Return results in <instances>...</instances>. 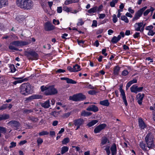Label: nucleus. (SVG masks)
<instances>
[{"label": "nucleus", "instance_id": "14", "mask_svg": "<svg viewBox=\"0 0 155 155\" xmlns=\"http://www.w3.org/2000/svg\"><path fill=\"white\" fill-rule=\"evenodd\" d=\"M110 152H111L112 155L116 154L117 152V147L116 144L114 143L111 146L110 149Z\"/></svg>", "mask_w": 155, "mask_h": 155}, {"label": "nucleus", "instance_id": "4", "mask_svg": "<svg viewBox=\"0 0 155 155\" xmlns=\"http://www.w3.org/2000/svg\"><path fill=\"white\" fill-rule=\"evenodd\" d=\"M110 142V140L106 137H102L101 140V146L102 147L104 148L108 155H109L110 154V146L108 145L106 146H104L103 145L107 143H109Z\"/></svg>", "mask_w": 155, "mask_h": 155}, {"label": "nucleus", "instance_id": "37", "mask_svg": "<svg viewBox=\"0 0 155 155\" xmlns=\"http://www.w3.org/2000/svg\"><path fill=\"white\" fill-rule=\"evenodd\" d=\"M84 21L82 18H79L78 20V22L77 25L78 26H81L84 24Z\"/></svg>", "mask_w": 155, "mask_h": 155}, {"label": "nucleus", "instance_id": "39", "mask_svg": "<svg viewBox=\"0 0 155 155\" xmlns=\"http://www.w3.org/2000/svg\"><path fill=\"white\" fill-rule=\"evenodd\" d=\"M121 19L126 23H128L129 22V20L128 18L125 15L122 16L121 17Z\"/></svg>", "mask_w": 155, "mask_h": 155}, {"label": "nucleus", "instance_id": "47", "mask_svg": "<svg viewBox=\"0 0 155 155\" xmlns=\"http://www.w3.org/2000/svg\"><path fill=\"white\" fill-rule=\"evenodd\" d=\"M6 129L3 127L0 126V133L5 134L6 132Z\"/></svg>", "mask_w": 155, "mask_h": 155}, {"label": "nucleus", "instance_id": "64", "mask_svg": "<svg viewBox=\"0 0 155 155\" xmlns=\"http://www.w3.org/2000/svg\"><path fill=\"white\" fill-rule=\"evenodd\" d=\"M78 42L80 45L82 46L84 44V41L82 40H78Z\"/></svg>", "mask_w": 155, "mask_h": 155}, {"label": "nucleus", "instance_id": "30", "mask_svg": "<svg viewBox=\"0 0 155 155\" xmlns=\"http://www.w3.org/2000/svg\"><path fill=\"white\" fill-rule=\"evenodd\" d=\"M41 98V96L39 95H33L31 96L28 98V99L29 100L35 99H39Z\"/></svg>", "mask_w": 155, "mask_h": 155}, {"label": "nucleus", "instance_id": "38", "mask_svg": "<svg viewBox=\"0 0 155 155\" xmlns=\"http://www.w3.org/2000/svg\"><path fill=\"white\" fill-rule=\"evenodd\" d=\"M118 0H112L110 2V5L112 7H114L115 4L117 3Z\"/></svg>", "mask_w": 155, "mask_h": 155}, {"label": "nucleus", "instance_id": "21", "mask_svg": "<svg viewBox=\"0 0 155 155\" xmlns=\"http://www.w3.org/2000/svg\"><path fill=\"white\" fill-rule=\"evenodd\" d=\"M84 123V120L82 119H79L75 120L74 121V124L75 125L81 126Z\"/></svg>", "mask_w": 155, "mask_h": 155}, {"label": "nucleus", "instance_id": "34", "mask_svg": "<svg viewBox=\"0 0 155 155\" xmlns=\"http://www.w3.org/2000/svg\"><path fill=\"white\" fill-rule=\"evenodd\" d=\"M69 149L68 147L67 146H64L62 147L61 153L63 154L65 153L66 152H67Z\"/></svg>", "mask_w": 155, "mask_h": 155}, {"label": "nucleus", "instance_id": "52", "mask_svg": "<svg viewBox=\"0 0 155 155\" xmlns=\"http://www.w3.org/2000/svg\"><path fill=\"white\" fill-rule=\"evenodd\" d=\"M103 6L102 5H100L98 7H97V12L99 13L102 10Z\"/></svg>", "mask_w": 155, "mask_h": 155}, {"label": "nucleus", "instance_id": "62", "mask_svg": "<svg viewBox=\"0 0 155 155\" xmlns=\"http://www.w3.org/2000/svg\"><path fill=\"white\" fill-rule=\"evenodd\" d=\"M132 84V83L130 81H129L127 84L126 86V90H127L129 87Z\"/></svg>", "mask_w": 155, "mask_h": 155}, {"label": "nucleus", "instance_id": "27", "mask_svg": "<svg viewBox=\"0 0 155 155\" xmlns=\"http://www.w3.org/2000/svg\"><path fill=\"white\" fill-rule=\"evenodd\" d=\"M9 118V116L8 114H3L0 115V120L7 119Z\"/></svg>", "mask_w": 155, "mask_h": 155}, {"label": "nucleus", "instance_id": "57", "mask_svg": "<svg viewBox=\"0 0 155 155\" xmlns=\"http://www.w3.org/2000/svg\"><path fill=\"white\" fill-rule=\"evenodd\" d=\"M53 23L55 25H58L59 24L60 22L58 20H56L55 19H54L53 21Z\"/></svg>", "mask_w": 155, "mask_h": 155}, {"label": "nucleus", "instance_id": "31", "mask_svg": "<svg viewBox=\"0 0 155 155\" xmlns=\"http://www.w3.org/2000/svg\"><path fill=\"white\" fill-rule=\"evenodd\" d=\"M137 86L136 84L133 85L130 88V91L132 92L137 93Z\"/></svg>", "mask_w": 155, "mask_h": 155}, {"label": "nucleus", "instance_id": "3", "mask_svg": "<svg viewBox=\"0 0 155 155\" xmlns=\"http://www.w3.org/2000/svg\"><path fill=\"white\" fill-rule=\"evenodd\" d=\"M145 140L148 148L150 149L154 147L155 145L153 142V137L151 133L147 135L145 138Z\"/></svg>", "mask_w": 155, "mask_h": 155}, {"label": "nucleus", "instance_id": "55", "mask_svg": "<svg viewBox=\"0 0 155 155\" xmlns=\"http://www.w3.org/2000/svg\"><path fill=\"white\" fill-rule=\"evenodd\" d=\"M37 142L38 145H40L43 142V140L42 139L39 138L38 139Z\"/></svg>", "mask_w": 155, "mask_h": 155}, {"label": "nucleus", "instance_id": "41", "mask_svg": "<svg viewBox=\"0 0 155 155\" xmlns=\"http://www.w3.org/2000/svg\"><path fill=\"white\" fill-rule=\"evenodd\" d=\"M63 10L67 12H71L72 9L71 8H68L66 6H64L63 7Z\"/></svg>", "mask_w": 155, "mask_h": 155}, {"label": "nucleus", "instance_id": "61", "mask_svg": "<svg viewBox=\"0 0 155 155\" xmlns=\"http://www.w3.org/2000/svg\"><path fill=\"white\" fill-rule=\"evenodd\" d=\"M57 12L59 13H61L62 12V8L61 7H58L57 8Z\"/></svg>", "mask_w": 155, "mask_h": 155}, {"label": "nucleus", "instance_id": "20", "mask_svg": "<svg viewBox=\"0 0 155 155\" xmlns=\"http://www.w3.org/2000/svg\"><path fill=\"white\" fill-rule=\"evenodd\" d=\"M144 96V94H138L137 95V100L138 103L141 105L142 104V101L143 100Z\"/></svg>", "mask_w": 155, "mask_h": 155}, {"label": "nucleus", "instance_id": "32", "mask_svg": "<svg viewBox=\"0 0 155 155\" xmlns=\"http://www.w3.org/2000/svg\"><path fill=\"white\" fill-rule=\"evenodd\" d=\"M98 120H93L89 122L87 124V125L89 127H91L96 124Z\"/></svg>", "mask_w": 155, "mask_h": 155}, {"label": "nucleus", "instance_id": "48", "mask_svg": "<svg viewBox=\"0 0 155 155\" xmlns=\"http://www.w3.org/2000/svg\"><path fill=\"white\" fill-rule=\"evenodd\" d=\"M140 147L143 150L146 149V147L144 143L141 142L140 143Z\"/></svg>", "mask_w": 155, "mask_h": 155}, {"label": "nucleus", "instance_id": "2", "mask_svg": "<svg viewBox=\"0 0 155 155\" xmlns=\"http://www.w3.org/2000/svg\"><path fill=\"white\" fill-rule=\"evenodd\" d=\"M41 91L47 95H54L58 93L57 89L53 85L42 86L41 87Z\"/></svg>", "mask_w": 155, "mask_h": 155}, {"label": "nucleus", "instance_id": "11", "mask_svg": "<svg viewBox=\"0 0 155 155\" xmlns=\"http://www.w3.org/2000/svg\"><path fill=\"white\" fill-rule=\"evenodd\" d=\"M134 30L137 31H143L142 30V22H137L134 25Z\"/></svg>", "mask_w": 155, "mask_h": 155}, {"label": "nucleus", "instance_id": "51", "mask_svg": "<svg viewBox=\"0 0 155 155\" xmlns=\"http://www.w3.org/2000/svg\"><path fill=\"white\" fill-rule=\"evenodd\" d=\"M19 79V80H17V83H21L24 81V80L22 79V78H15V80H18Z\"/></svg>", "mask_w": 155, "mask_h": 155}, {"label": "nucleus", "instance_id": "18", "mask_svg": "<svg viewBox=\"0 0 155 155\" xmlns=\"http://www.w3.org/2000/svg\"><path fill=\"white\" fill-rule=\"evenodd\" d=\"M97 6H95L87 10V12L89 14L88 15H92L93 14L97 12Z\"/></svg>", "mask_w": 155, "mask_h": 155}, {"label": "nucleus", "instance_id": "26", "mask_svg": "<svg viewBox=\"0 0 155 155\" xmlns=\"http://www.w3.org/2000/svg\"><path fill=\"white\" fill-rule=\"evenodd\" d=\"M120 70V68L118 66H115L114 69V75H117L119 74Z\"/></svg>", "mask_w": 155, "mask_h": 155}, {"label": "nucleus", "instance_id": "58", "mask_svg": "<svg viewBox=\"0 0 155 155\" xmlns=\"http://www.w3.org/2000/svg\"><path fill=\"white\" fill-rule=\"evenodd\" d=\"M128 74V72L127 70H124L122 72V74L123 75L125 76L127 75Z\"/></svg>", "mask_w": 155, "mask_h": 155}, {"label": "nucleus", "instance_id": "17", "mask_svg": "<svg viewBox=\"0 0 155 155\" xmlns=\"http://www.w3.org/2000/svg\"><path fill=\"white\" fill-rule=\"evenodd\" d=\"M87 110L88 111H92L94 112H96L98 110V107L95 105H91L89 106Z\"/></svg>", "mask_w": 155, "mask_h": 155}, {"label": "nucleus", "instance_id": "13", "mask_svg": "<svg viewBox=\"0 0 155 155\" xmlns=\"http://www.w3.org/2000/svg\"><path fill=\"white\" fill-rule=\"evenodd\" d=\"M45 29L46 31H50L54 29V26L49 22L45 23L44 26Z\"/></svg>", "mask_w": 155, "mask_h": 155}, {"label": "nucleus", "instance_id": "15", "mask_svg": "<svg viewBox=\"0 0 155 155\" xmlns=\"http://www.w3.org/2000/svg\"><path fill=\"white\" fill-rule=\"evenodd\" d=\"M25 2V0H17L16 2L17 5L18 7L24 9Z\"/></svg>", "mask_w": 155, "mask_h": 155}, {"label": "nucleus", "instance_id": "45", "mask_svg": "<svg viewBox=\"0 0 155 155\" xmlns=\"http://www.w3.org/2000/svg\"><path fill=\"white\" fill-rule=\"evenodd\" d=\"M69 142V139L68 138H64L62 141V143L63 144H65Z\"/></svg>", "mask_w": 155, "mask_h": 155}, {"label": "nucleus", "instance_id": "25", "mask_svg": "<svg viewBox=\"0 0 155 155\" xmlns=\"http://www.w3.org/2000/svg\"><path fill=\"white\" fill-rule=\"evenodd\" d=\"M154 10V8L152 7H151L149 9H147L146 11H145L143 12V15L144 16H146L150 12H151L152 13V12Z\"/></svg>", "mask_w": 155, "mask_h": 155}, {"label": "nucleus", "instance_id": "43", "mask_svg": "<svg viewBox=\"0 0 155 155\" xmlns=\"http://www.w3.org/2000/svg\"><path fill=\"white\" fill-rule=\"evenodd\" d=\"M49 134V132L46 131H42L39 133V135L40 136H43L45 135H48Z\"/></svg>", "mask_w": 155, "mask_h": 155}, {"label": "nucleus", "instance_id": "28", "mask_svg": "<svg viewBox=\"0 0 155 155\" xmlns=\"http://www.w3.org/2000/svg\"><path fill=\"white\" fill-rule=\"evenodd\" d=\"M78 1V0H67L65 1L64 3L65 5H68L73 3L77 2Z\"/></svg>", "mask_w": 155, "mask_h": 155}, {"label": "nucleus", "instance_id": "16", "mask_svg": "<svg viewBox=\"0 0 155 155\" xmlns=\"http://www.w3.org/2000/svg\"><path fill=\"white\" fill-rule=\"evenodd\" d=\"M139 126L141 129H143L146 128L147 126L143 120L141 118H139L138 120Z\"/></svg>", "mask_w": 155, "mask_h": 155}, {"label": "nucleus", "instance_id": "53", "mask_svg": "<svg viewBox=\"0 0 155 155\" xmlns=\"http://www.w3.org/2000/svg\"><path fill=\"white\" fill-rule=\"evenodd\" d=\"M10 145H11L9 146V147L10 148H11L16 146V143L15 142H12L11 143Z\"/></svg>", "mask_w": 155, "mask_h": 155}, {"label": "nucleus", "instance_id": "44", "mask_svg": "<svg viewBox=\"0 0 155 155\" xmlns=\"http://www.w3.org/2000/svg\"><path fill=\"white\" fill-rule=\"evenodd\" d=\"M9 67L11 71L12 72L14 73L15 71L16 68H15V67L13 64H10Z\"/></svg>", "mask_w": 155, "mask_h": 155}, {"label": "nucleus", "instance_id": "40", "mask_svg": "<svg viewBox=\"0 0 155 155\" xmlns=\"http://www.w3.org/2000/svg\"><path fill=\"white\" fill-rule=\"evenodd\" d=\"M66 79V82L68 83H70L72 84H75L77 83L76 81L73 80L72 79H70L69 78Z\"/></svg>", "mask_w": 155, "mask_h": 155}, {"label": "nucleus", "instance_id": "29", "mask_svg": "<svg viewBox=\"0 0 155 155\" xmlns=\"http://www.w3.org/2000/svg\"><path fill=\"white\" fill-rule=\"evenodd\" d=\"M92 114V113L90 112H87L85 110L82 111L81 115L84 117H87L90 116Z\"/></svg>", "mask_w": 155, "mask_h": 155}, {"label": "nucleus", "instance_id": "35", "mask_svg": "<svg viewBox=\"0 0 155 155\" xmlns=\"http://www.w3.org/2000/svg\"><path fill=\"white\" fill-rule=\"evenodd\" d=\"M100 104L101 105L108 106L109 105V103L107 100H105L103 101H101Z\"/></svg>", "mask_w": 155, "mask_h": 155}, {"label": "nucleus", "instance_id": "56", "mask_svg": "<svg viewBox=\"0 0 155 155\" xmlns=\"http://www.w3.org/2000/svg\"><path fill=\"white\" fill-rule=\"evenodd\" d=\"M81 10V9L79 8L78 10H74L71 12V13L73 14H75Z\"/></svg>", "mask_w": 155, "mask_h": 155}, {"label": "nucleus", "instance_id": "19", "mask_svg": "<svg viewBox=\"0 0 155 155\" xmlns=\"http://www.w3.org/2000/svg\"><path fill=\"white\" fill-rule=\"evenodd\" d=\"M28 55L29 58L32 59H35L37 57V54L34 51L31 52Z\"/></svg>", "mask_w": 155, "mask_h": 155}, {"label": "nucleus", "instance_id": "1", "mask_svg": "<svg viewBox=\"0 0 155 155\" xmlns=\"http://www.w3.org/2000/svg\"><path fill=\"white\" fill-rule=\"evenodd\" d=\"M33 87L29 83L22 84L20 87V92L25 95L31 94L33 92Z\"/></svg>", "mask_w": 155, "mask_h": 155}, {"label": "nucleus", "instance_id": "24", "mask_svg": "<svg viewBox=\"0 0 155 155\" xmlns=\"http://www.w3.org/2000/svg\"><path fill=\"white\" fill-rule=\"evenodd\" d=\"M42 107L45 108H48L50 106V101L48 100L46 101L45 102L41 104Z\"/></svg>", "mask_w": 155, "mask_h": 155}, {"label": "nucleus", "instance_id": "33", "mask_svg": "<svg viewBox=\"0 0 155 155\" xmlns=\"http://www.w3.org/2000/svg\"><path fill=\"white\" fill-rule=\"evenodd\" d=\"M78 94V101L83 100L86 98L85 96L82 94Z\"/></svg>", "mask_w": 155, "mask_h": 155}, {"label": "nucleus", "instance_id": "7", "mask_svg": "<svg viewBox=\"0 0 155 155\" xmlns=\"http://www.w3.org/2000/svg\"><path fill=\"white\" fill-rule=\"evenodd\" d=\"M120 95L122 97L123 102L125 105L127 106L128 105L126 99L125 94L124 90L122 89V87L120 86Z\"/></svg>", "mask_w": 155, "mask_h": 155}, {"label": "nucleus", "instance_id": "59", "mask_svg": "<svg viewBox=\"0 0 155 155\" xmlns=\"http://www.w3.org/2000/svg\"><path fill=\"white\" fill-rule=\"evenodd\" d=\"M140 36V33L139 32H136L134 35V38H138Z\"/></svg>", "mask_w": 155, "mask_h": 155}, {"label": "nucleus", "instance_id": "42", "mask_svg": "<svg viewBox=\"0 0 155 155\" xmlns=\"http://www.w3.org/2000/svg\"><path fill=\"white\" fill-rule=\"evenodd\" d=\"M71 114V112H68L63 114L62 117L64 118H67Z\"/></svg>", "mask_w": 155, "mask_h": 155}, {"label": "nucleus", "instance_id": "23", "mask_svg": "<svg viewBox=\"0 0 155 155\" xmlns=\"http://www.w3.org/2000/svg\"><path fill=\"white\" fill-rule=\"evenodd\" d=\"M121 38L120 35H118L117 37L114 36L112 39L111 41L114 43H116L120 40Z\"/></svg>", "mask_w": 155, "mask_h": 155}, {"label": "nucleus", "instance_id": "10", "mask_svg": "<svg viewBox=\"0 0 155 155\" xmlns=\"http://www.w3.org/2000/svg\"><path fill=\"white\" fill-rule=\"evenodd\" d=\"M106 126V125L104 124H101L99 125L94 129V132L95 133H99L101 130L105 128Z\"/></svg>", "mask_w": 155, "mask_h": 155}, {"label": "nucleus", "instance_id": "12", "mask_svg": "<svg viewBox=\"0 0 155 155\" xmlns=\"http://www.w3.org/2000/svg\"><path fill=\"white\" fill-rule=\"evenodd\" d=\"M8 125L12 127H15L14 129L15 130H17L18 127L20 125L19 123L15 120H12L10 121L8 123Z\"/></svg>", "mask_w": 155, "mask_h": 155}, {"label": "nucleus", "instance_id": "5", "mask_svg": "<svg viewBox=\"0 0 155 155\" xmlns=\"http://www.w3.org/2000/svg\"><path fill=\"white\" fill-rule=\"evenodd\" d=\"M147 8V6H145L138 10L137 12L135 13L134 16L132 19L133 21H134L139 19L142 16L143 12Z\"/></svg>", "mask_w": 155, "mask_h": 155}, {"label": "nucleus", "instance_id": "49", "mask_svg": "<svg viewBox=\"0 0 155 155\" xmlns=\"http://www.w3.org/2000/svg\"><path fill=\"white\" fill-rule=\"evenodd\" d=\"M112 20L113 21L114 23H115L117 21V18L116 15L114 14L113 15Z\"/></svg>", "mask_w": 155, "mask_h": 155}, {"label": "nucleus", "instance_id": "50", "mask_svg": "<svg viewBox=\"0 0 155 155\" xmlns=\"http://www.w3.org/2000/svg\"><path fill=\"white\" fill-rule=\"evenodd\" d=\"M153 26L152 25H150L147 26L145 28V29L149 31L152 30L153 29Z\"/></svg>", "mask_w": 155, "mask_h": 155}, {"label": "nucleus", "instance_id": "54", "mask_svg": "<svg viewBox=\"0 0 155 155\" xmlns=\"http://www.w3.org/2000/svg\"><path fill=\"white\" fill-rule=\"evenodd\" d=\"M7 104L3 105L2 106L0 107V110L5 109L7 107Z\"/></svg>", "mask_w": 155, "mask_h": 155}, {"label": "nucleus", "instance_id": "63", "mask_svg": "<svg viewBox=\"0 0 155 155\" xmlns=\"http://www.w3.org/2000/svg\"><path fill=\"white\" fill-rule=\"evenodd\" d=\"M65 72V70L61 69H59L56 71V72L58 73H64Z\"/></svg>", "mask_w": 155, "mask_h": 155}, {"label": "nucleus", "instance_id": "6", "mask_svg": "<svg viewBox=\"0 0 155 155\" xmlns=\"http://www.w3.org/2000/svg\"><path fill=\"white\" fill-rule=\"evenodd\" d=\"M67 69L71 72H77L81 70V66L78 64H76L72 68L70 66L68 67Z\"/></svg>", "mask_w": 155, "mask_h": 155}, {"label": "nucleus", "instance_id": "60", "mask_svg": "<svg viewBox=\"0 0 155 155\" xmlns=\"http://www.w3.org/2000/svg\"><path fill=\"white\" fill-rule=\"evenodd\" d=\"M97 25V21L95 20H93V21L92 24V27H96Z\"/></svg>", "mask_w": 155, "mask_h": 155}, {"label": "nucleus", "instance_id": "9", "mask_svg": "<svg viewBox=\"0 0 155 155\" xmlns=\"http://www.w3.org/2000/svg\"><path fill=\"white\" fill-rule=\"evenodd\" d=\"M30 42L22 41H16L12 42V44L15 46H22L28 44Z\"/></svg>", "mask_w": 155, "mask_h": 155}, {"label": "nucleus", "instance_id": "8", "mask_svg": "<svg viewBox=\"0 0 155 155\" xmlns=\"http://www.w3.org/2000/svg\"><path fill=\"white\" fill-rule=\"evenodd\" d=\"M33 6V2L31 0H25L24 9H31L32 8Z\"/></svg>", "mask_w": 155, "mask_h": 155}, {"label": "nucleus", "instance_id": "46", "mask_svg": "<svg viewBox=\"0 0 155 155\" xmlns=\"http://www.w3.org/2000/svg\"><path fill=\"white\" fill-rule=\"evenodd\" d=\"M155 34V31L153 29L148 31L147 33V35L149 36H153Z\"/></svg>", "mask_w": 155, "mask_h": 155}, {"label": "nucleus", "instance_id": "22", "mask_svg": "<svg viewBox=\"0 0 155 155\" xmlns=\"http://www.w3.org/2000/svg\"><path fill=\"white\" fill-rule=\"evenodd\" d=\"M8 4L7 0H0V8L6 7Z\"/></svg>", "mask_w": 155, "mask_h": 155}, {"label": "nucleus", "instance_id": "36", "mask_svg": "<svg viewBox=\"0 0 155 155\" xmlns=\"http://www.w3.org/2000/svg\"><path fill=\"white\" fill-rule=\"evenodd\" d=\"M69 99L75 101H78V94L74 95L72 96L69 97Z\"/></svg>", "mask_w": 155, "mask_h": 155}]
</instances>
